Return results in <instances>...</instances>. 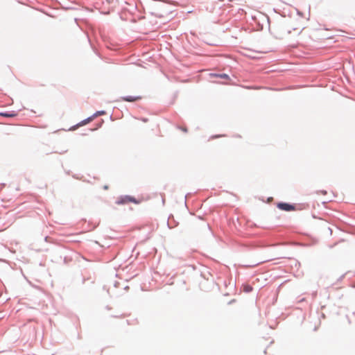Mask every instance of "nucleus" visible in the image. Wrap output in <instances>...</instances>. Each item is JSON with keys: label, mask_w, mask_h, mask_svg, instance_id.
<instances>
[{"label": "nucleus", "mask_w": 355, "mask_h": 355, "mask_svg": "<svg viewBox=\"0 0 355 355\" xmlns=\"http://www.w3.org/2000/svg\"><path fill=\"white\" fill-rule=\"evenodd\" d=\"M277 207L280 209L281 210L286 211H291L295 210V206L285 203V202H280L277 204Z\"/></svg>", "instance_id": "f257e3e1"}, {"label": "nucleus", "mask_w": 355, "mask_h": 355, "mask_svg": "<svg viewBox=\"0 0 355 355\" xmlns=\"http://www.w3.org/2000/svg\"><path fill=\"white\" fill-rule=\"evenodd\" d=\"M130 202L136 203V204L139 203V202L137 200H136L134 198L130 197V196H124V197L121 198L117 202V203L118 204H125V203H128Z\"/></svg>", "instance_id": "f03ea898"}, {"label": "nucleus", "mask_w": 355, "mask_h": 355, "mask_svg": "<svg viewBox=\"0 0 355 355\" xmlns=\"http://www.w3.org/2000/svg\"><path fill=\"white\" fill-rule=\"evenodd\" d=\"M141 98H142V97L140 96H128L122 97L123 101H128V102H135L136 101L141 100Z\"/></svg>", "instance_id": "7ed1b4c3"}, {"label": "nucleus", "mask_w": 355, "mask_h": 355, "mask_svg": "<svg viewBox=\"0 0 355 355\" xmlns=\"http://www.w3.org/2000/svg\"><path fill=\"white\" fill-rule=\"evenodd\" d=\"M210 76H212V77H218V78L226 79V80H229L230 79L229 76L227 74H226V73H220V74H218V73H211Z\"/></svg>", "instance_id": "20e7f679"}, {"label": "nucleus", "mask_w": 355, "mask_h": 355, "mask_svg": "<svg viewBox=\"0 0 355 355\" xmlns=\"http://www.w3.org/2000/svg\"><path fill=\"white\" fill-rule=\"evenodd\" d=\"M1 116H6V117H13L15 116L17 114L14 112H1Z\"/></svg>", "instance_id": "39448f33"}, {"label": "nucleus", "mask_w": 355, "mask_h": 355, "mask_svg": "<svg viewBox=\"0 0 355 355\" xmlns=\"http://www.w3.org/2000/svg\"><path fill=\"white\" fill-rule=\"evenodd\" d=\"M93 119L92 117H89L84 121H83L80 124H78V125H85L87 124V123L90 122Z\"/></svg>", "instance_id": "423d86ee"}, {"label": "nucleus", "mask_w": 355, "mask_h": 355, "mask_svg": "<svg viewBox=\"0 0 355 355\" xmlns=\"http://www.w3.org/2000/svg\"><path fill=\"white\" fill-rule=\"evenodd\" d=\"M243 290L245 292L249 293L252 291V288L250 286L247 285L244 286Z\"/></svg>", "instance_id": "0eeeda50"}, {"label": "nucleus", "mask_w": 355, "mask_h": 355, "mask_svg": "<svg viewBox=\"0 0 355 355\" xmlns=\"http://www.w3.org/2000/svg\"><path fill=\"white\" fill-rule=\"evenodd\" d=\"M180 129H181L182 131L185 132H187V128H180Z\"/></svg>", "instance_id": "6e6552de"}, {"label": "nucleus", "mask_w": 355, "mask_h": 355, "mask_svg": "<svg viewBox=\"0 0 355 355\" xmlns=\"http://www.w3.org/2000/svg\"><path fill=\"white\" fill-rule=\"evenodd\" d=\"M105 189H108V187L107 186H105Z\"/></svg>", "instance_id": "1a4fd4ad"}]
</instances>
